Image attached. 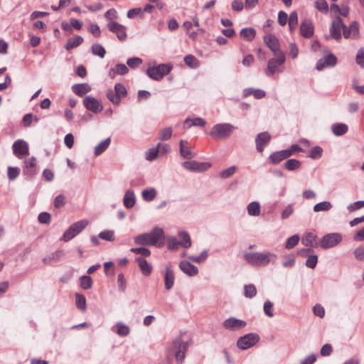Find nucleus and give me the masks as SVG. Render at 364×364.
I'll return each instance as SVG.
<instances>
[{"mask_svg":"<svg viewBox=\"0 0 364 364\" xmlns=\"http://www.w3.org/2000/svg\"><path fill=\"white\" fill-rule=\"evenodd\" d=\"M245 260L252 266L267 267L269 264L276 265L278 256L270 251L246 252L243 255Z\"/></svg>","mask_w":364,"mask_h":364,"instance_id":"nucleus-1","label":"nucleus"},{"mask_svg":"<svg viewBox=\"0 0 364 364\" xmlns=\"http://www.w3.org/2000/svg\"><path fill=\"white\" fill-rule=\"evenodd\" d=\"M188 343L183 339V335L176 337L167 348V358L174 356L176 361L181 364L188 348Z\"/></svg>","mask_w":364,"mask_h":364,"instance_id":"nucleus-2","label":"nucleus"},{"mask_svg":"<svg viewBox=\"0 0 364 364\" xmlns=\"http://www.w3.org/2000/svg\"><path fill=\"white\" fill-rule=\"evenodd\" d=\"M164 237V230L161 228H155L150 232L139 235L134 237V242L139 245L161 246L160 239Z\"/></svg>","mask_w":364,"mask_h":364,"instance_id":"nucleus-3","label":"nucleus"},{"mask_svg":"<svg viewBox=\"0 0 364 364\" xmlns=\"http://www.w3.org/2000/svg\"><path fill=\"white\" fill-rule=\"evenodd\" d=\"M235 127L230 123L217 124L213 127L210 135L214 139L222 140L228 138Z\"/></svg>","mask_w":364,"mask_h":364,"instance_id":"nucleus-4","label":"nucleus"},{"mask_svg":"<svg viewBox=\"0 0 364 364\" xmlns=\"http://www.w3.org/2000/svg\"><path fill=\"white\" fill-rule=\"evenodd\" d=\"M88 224L89 221L86 219L74 223L64 232L61 237V240L64 242H68L69 240H72L81 231H82L88 225Z\"/></svg>","mask_w":364,"mask_h":364,"instance_id":"nucleus-5","label":"nucleus"},{"mask_svg":"<svg viewBox=\"0 0 364 364\" xmlns=\"http://www.w3.org/2000/svg\"><path fill=\"white\" fill-rule=\"evenodd\" d=\"M171 70L172 66L170 64H159L158 66L149 68L146 70V74L154 80H160L168 75Z\"/></svg>","mask_w":364,"mask_h":364,"instance_id":"nucleus-6","label":"nucleus"},{"mask_svg":"<svg viewBox=\"0 0 364 364\" xmlns=\"http://www.w3.org/2000/svg\"><path fill=\"white\" fill-rule=\"evenodd\" d=\"M276 58H271L269 60L267 63V69L265 70V74L267 75H272L276 72H282V69H280V66L285 61V56L282 52H279L278 54H274Z\"/></svg>","mask_w":364,"mask_h":364,"instance_id":"nucleus-7","label":"nucleus"},{"mask_svg":"<svg viewBox=\"0 0 364 364\" xmlns=\"http://www.w3.org/2000/svg\"><path fill=\"white\" fill-rule=\"evenodd\" d=\"M342 235L338 232L328 233L321 237L319 246L322 249H329L338 245L342 241Z\"/></svg>","mask_w":364,"mask_h":364,"instance_id":"nucleus-8","label":"nucleus"},{"mask_svg":"<svg viewBox=\"0 0 364 364\" xmlns=\"http://www.w3.org/2000/svg\"><path fill=\"white\" fill-rule=\"evenodd\" d=\"M259 340L257 333H250L240 337L237 343V347L242 350H246L255 346Z\"/></svg>","mask_w":364,"mask_h":364,"instance_id":"nucleus-9","label":"nucleus"},{"mask_svg":"<svg viewBox=\"0 0 364 364\" xmlns=\"http://www.w3.org/2000/svg\"><path fill=\"white\" fill-rule=\"evenodd\" d=\"M345 24L341 17L336 16L332 21L330 27V36L335 40H340L343 34Z\"/></svg>","mask_w":364,"mask_h":364,"instance_id":"nucleus-10","label":"nucleus"},{"mask_svg":"<svg viewBox=\"0 0 364 364\" xmlns=\"http://www.w3.org/2000/svg\"><path fill=\"white\" fill-rule=\"evenodd\" d=\"M182 166L193 172H204L207 171L211 164L208 162H198L196 161H186L182 163Z\"/></svg>","mask_w":364,"mask_h":364,"instance_id":"nucleus-11","label":"nucleus"},{"mask_svg":"<svg viewBox=\"0 0 364 364\" xmlns=\"http://www.w3.org/2000/svg\"><path fill=\"white\" fill-rule=\"evenodd\" d=\"M247 325L245 321L237 318L235 317H230L225 319L223 323V326L229 331H239L245 328Z\"/></svg>","mask_w":364,"mask_h":364,"instance_id":"nucleus-12","label":"nucleus"},{"mask_svg":"<svg viewBox=\"0 0 364 364\" xmlns=\"http://www.w3.org/2000/svg\"><path fill=\"white\" fill-rule=\"evenodd\" d=\"M83 105L86 109L93 113H99L103 109V105L100 101L92 96H87L83 100Z\"/></svg>","mask_w":364,"mask_h":364,"instance_id":"nucleus-13","label":"nucleus"},{"mask_svg":"<svg viewBox=\"0 0 364 364\" xmlns=\"http://www.w3.org/2000/svg\"><path fill=\"white\" fill-rule=\"evenodd\" d=\"M13 150L14 154L18 159L28 155V145L27 142L21 139H18L14 143Z\"/></svg>","mask_w":364,"mask_h":364,"instance_id":"nucleus-14","label":"nucleus"},{"mask_svg":"<svg viewBox=\"0 0 364 364\" xmlns=\"http://www.w3.org/2000/svg\"><path fill=\"white\" fill-rule=\"evenodd\" d=\"M107 27L110 31L116 33L119 40L123 41L127 38L126 28L123 25L112 21L107 24Z\"/></svg>","mask_w":364,"mask_h":364,"instance_id":"nucleus-15","label":"nucleus"},{"mask_svg":"<svg viewBox=\"0 0 364 364\" xmlns=\"http://www.w3.org/2000/svg\"><path fill=\"white\" fill-rule=\"evenodd\" d=\"M336 58L333 54H328L318 60L316 68L322 70L325 67L334 66L336 64Z\"/></svg>","mask_w":364,"mask_h":364,"instance_id":"nucleus-16","label":"nucleus"},{"mask_svg":"<svg viewBox=\"0 0 364 364\" xmlns=\"http://www.w3.org/2000/svg\"><path fill=\"white\" fill-rule=\"evenodd\" d=\"M290 156H291V151L285 149L272 153L269 159L271 163L277 164L280 161L289 158Z\"/></svg>","mask_w":364,"mask_h":364,"instance_id":"nucleus-17","label":"nucleus"},{"mask_svg":"<svg viewBox=\"0 0 364 364\" xmlns=\"http://www.w3.org/2000/svg\"><path fill=\"white\" fill-rule=\"evenodd\" d=\"M36 166V159L35 157L32 156L24 161V169L23 173L24 175L32 178L36 174V171L35 170Z\"/></svg>","mask_w":364,"mask_h":364,"instance_id":"nucleus-18","label":"nucleus"},{"mask_svg":"<svg viewBox=\"0 0 364 364\" xmlns=\"http://www.w3.org/2000/svg\"><path fill=\"white\" fill-rule=\"evenodd\" d=\"M301 35L306 38H309L314 35V26L311 20L305 19L300 26Z\"/></svg>","mask_w":364,"mask_h":364,"instance_id":"nucleus-19","label":"nucleus"},{"mask_svg":"<svg viewBox=\"0 0 364 364\" xmlns=\"http://www.w3.org/2000/svg\"><path fill=\"white\" fill-rule=\"evenodd\" d=\"M270 139V135L267 132L259 134L255 139L257 150L262 152L264 146L269 143Z\"/></svg>","mask_w":364,"mask_h":364,"instance_id":"nucleus-20","label":"nucleus"},{"mask_svg":"<svg viewBox=\"0 0 364 364\" xmlns=\"http://www.w3.org/2000/svg\"><path fill=\"white\" fill-rule=\"evenodd\" d=\"M179 268L183 273L190 277L196 276L198 273V269L196 266L185 260L180 262Z\"/></svg>","mask_w":364,"mask_h":364,"instance_id":"nucleus-21","label":"nucleus"},{"mask_svg":"<svg viewBox=\"0 0 364 364\" xmlns=\"http://www.w3.org/2000/svg\"><path fill=\"white\" fill-rule=\"evenodd\" d=\"M359 34V27L358 24L356 21H353L349 27H347L345 25L344 31H343V37L346 39L349 38L351 35L353 38H357Z\"/></svg>","mask_w":364,"mask_h":364,"instance_id":"nucleus-22","label":"nucleus"},{"mask_svg":"<svg viewBox=\"0 0 364 364\" xmlns=\"http://www.w3.org/2000/svg\"><path fill=\"white\" fill-rule=\"evenodd\" d=\"M264 42L274 54H278L281 52L279 50V43L277 38L272 34H268L264 36Z\"/></svg>","mask_w":364,"mask_h":364,"instance_id":"nucleus-23","label":"nucleus"},{"mask_svg":"<svg viewBox=\"0 0 364 364\" xmlns=\"http://www.w3.org/2000/svg\"><path fill=\"white\" fill-rule=\"evenodd\" d=\"M206 124V122L205 119L200 117H187L184 121L183 127L185 129H189L191 127H203Z\"/></svg>","mask_w":364,"mask_h":364,"instance_id":"nucleus-24","label":"nucleus"},{"mask_svg":"<svg viewBox=\"0 0 364 364\" xmlns=\"http://www.w3.org/2000/svg\"><path fill=\"white\" fill-rule=\"evenodd\" d=\"M92 90L91 86L87 83H80V84H75L72 86V90L73 92L78 95V96H83L85 94L90 92Z\"/></svg>","mask_w":364,"mask_h":364,"instance_id":"nucleus-25","label":"nucleus"},{"mask_svg":"<svg viewBox=\"0 0 364 364\" xmlns=\"http://www.w3.org/2000/svg\"><path fill=\"white\" fill-rule=\"evenodd\" d=\"M186 141L181 140L179 141L180 154L186 159H191L196 156V153L191 151V149L186 146Z\"/></svg>","mask_w":364,"mask_h":364,"instance_id":"nucleus-26","label":"nucleus"},{"mask_svg":"<svg viewBox=\"0 0 364 364\" xmlns=\"http://www.w3.org/2000/svg\"><path fill=\"white\" fill-rule=\"evenodd\" d=\"M136 260L143 274L145 276L149 275L152 270L151 264L141 257H136Z\"/></svg>","mask_w":364,"mask_h":364,"instance_id":"nucleus-27","label":"nucleus"},{"mask_svg":"<svg viewBox=\"0 0 364 364\" xmlns=\"http://www.w3.org/2000/svg\"><path fill=\"white\" fill-rule=\"evenodd\" d=\"M174 280L175 277L173 272L170 268L166 267L164 275L165 289L166 290H170L173 287Z\"/></svg>","mask_w":364,"mask_h":364,"instance_id":"nucleus-28","label":"nucleus"},{"mask_svg":"<svg viewBox=\"0 0 364 364\" xmlns=\"http://www.w3.org/2000/svg\"><path fill=\"white\" fill-rule=\"evenodd\" d=\"M124 205L127 208H132L135 203V195L133 191L128 190L124 196Z\"/></svg>","mask_w":364,"mask_h":364,"instance_id":"nucleus-29","label":"nucleus"},{"mask_svg":"<svg viewBox=\"0 0 364 364\" xmlns=\"http://www.w3.org/2000/svg\"><path fill=\"white\" fill-rule=\"evenodd\" d=\"M316 238H317V237L316 235H314L311 232H309V233H306L305 235V236L302 238L301 243H302V245H304L306 247H316Z\"/></svg>","mask_w":364,"mask_h":364,"instance_id":"nucleus-30","label":"nucleus"},{"mask_svg":"<svg viewBox=\"0 0 364 364\" xmlns=\"http://www.w3.org/2000/svg\"><path fill=\"white\" fill-rule=\"evenodd\" d=\"M247 213L250 216H259L260 215V204L259 202L253 201L248 204L247 207Z\"/></svg>","mask_w":364,"mask_h":364,"instance_id":"nucleus-31","label":"nucleus"},{"mask_svg":"<svg viewBox=\"0 0 364 364\" xmlns=\"http://www.w3.org/2000/svg\"><path fill=\"white\" fill-rule=\"evenodd\" d=\"M178 236L180 237V245L184 248H188L191 246V240L189 234L186 231L178 232Z\"/></svg>","mask_w":364,"mask_h":364,"instance_id":"nucleus-32","label":"nucleus"},{"mask_svg":"<svg viewBox=\"0 0 364 364\" xmlns=\"http://www.w3.org/2000/svg\"><path fill=\"white\" fill-rule=\"evenodd\" d=\"M83 42V38L80 36H75L73 38L68 39L65 46L67 50H71L74 48L79 46Z\"/></svg>","mask_w":364,"mask_h":364,"instance_id":"nucleus-33","label":"nucleus"},{"mask_svg":"<svg viewBox=\"0 0 364 364\" xmlns=\"http://www.w3.org/2000/svg\"><path fill=\"white\" fill-rule=\"evenodd\" d=\"M332 132L336 136H342L348 132V127L346 124L336 123L332 125Z\"/></svg>","mask_w":364,"mask_h":364,"instance_id":"nucleus-34","label":"nucleus"},{"mask_svg":"<svg viewBox=\"0 0 364 364\" xmlns=\"http://www.w3.org/2000/svg\"><path fill=\"white\" fill-rule=\"evenodd\" d=\"M333 208V205L329 201H323L316 204L313 210L315 213L327 212Z\"/></svg>","mask_w":364,"mask_h":364,"instance_id":"nucleus-35","label":"nucleus"},{"mask_svg":"<svg viewBox=\"0 0 364 364\" xmlns=\"http://www.w3.org/2000/svg\"><path fill=\"white\" fill-rule=\"evenodd\" d=\"M252 95L256 99H262L265 96V92L260 89L247 88L244 90V96Z\"/></svg>","mask_w":364,"mask_h":364,"instance_id":"nucleus-36","label":"nucleus"},{"mask_svg":"<svg viewBox=\"0 0 364 364\" xmlns=\"http://www.w3.org/2000/svg\"><path fill=\"white\" fill-rule=\"evenodd\" d=\"M111 139L109 137L105 139L100 143H99L95 148L94 154L95 156H98L103 153L109 146Z\"/></svg>","mask_w":364,"mask_h":364,"instance_id":"nucleus-37","label":"nucleus"},{"mask_svg":"<svg viewBox=\"0 0 364 364\" xmlns=\"http://www.w3.org/2000/svg\"><path fill=\"white\" fill-rule=\"evenodd\" d=\"M240 35L245 40L250 41L255 38L256 35V31L253 28H245L240 31Z\"/></svg>","mask_w":364,"mask_h":364,"instance_id":"nucleus-38","label":"nucleus"},{"mask_svg":"<svg viewBox=\"0 0 364 364\" xmlns=\"http://www.w3.org/2000/svg\"><path fill=\"white\" fill-rule=\"evenodd\" d=\"M157 192L154 188L149 189H144L142 191L141 196L144 200L150 202L152 201L156 196Z\"/></svg>","mask_w":364,"mask_h":364,"instance_id":"nucleus-39","label":"nucleus"},{"mask_svg":"<svg viewBox=\"0 0 364 364\" xmlns=\"http://www.w3.org/2000/svg\"><path fill=\"white\" fill-rule=\"evenodd\" d=\"M301 166V162L299 160L291 159L284 163V167L287 170L292 171H295Z\"/></svg>","mask_w":364,"mask_h":364,"instance_id":"nucleus-40","label":"nucleus"},{"mask_svg":"<svg viewBox=\"0 0 364 364\" xmlns=\"http://www.w3.org/2000/svg\"><path fill=\"white\" fill-rule=\"evenodd\" d=\"M115 327L117 328V333L120 336H126L130 332L129 327L122 322L117 323Z\"/></svg>","mask_w":364,"mask_h":364,"instance_id":"nucleus-41","label":"nucleus"},{"mask_svg":"<svg viewBox=\"0 0 364 364\" xmlns=\"http://www.w3.org/2000/svg\"><path fill=\"white\" fill-rule=\"evenodd\" d=\"M237 168L236 166H230L229 168L220 171L219 176L223 179L228 178L236 172Z\"/></svg>","mask_w":364,"mask_h":364,"instance_id":"nucleus-42","label":"nucleus"},{"mask_svg":"<svg viewBox=\"0 0 364 364\" xmlns=\"http://www.w3.org/2000/svg\"><path fill=\"white\" fill-rule=\"evenodd\" d=\"M75 302L79 309L83 311L86 310V299L83 295L77 293L75 294Z\"/></svg>","mask_w":364,"mask_h":364,"instance_id":"nucleus-43","label":"nucleus"},{"mask_svg":"<svg viewBox=\"0 0 364 364\" xmlns=\"http://www.w3.org/2000/svg\"><path fill=\"white\" fill-rule=\"evenodd\" d=\"M208 256V251L203 250L198 256H189L188 259L196 263H201L205 262Z\"/></svg>","mask_w":364,"mask_h":364,"instance_id":"nucleus-44","label":"nucleus"},{"mask_svg":"<svg viewBox=\"0 0 364 364\" xmlns=\"http://www.w3.org/2000/svg\"><path fill=\"white\" fill-rule=\"evenodd\" d=\"M288 23H289V30L291 31H293L296 28L297 23H298V14L296 11H292L290 14V16H289V18L288 20Z\"/></svg>","mask_w":364,"mask_h":364,"instance_id":"nucleus-45","label":"nucleus"},{"mask_svg":"<svg viewBox=\"0 0 364 364\" xmlns=\"http://www.w3.org/2000/svg\"><path fill=\"white\" fill-rule=\"evenodd\" d=\"M91 50H92V53L94 55H98L99 57H100L102 58L105 57L106 51L102 45H100L99 43L93 44L91 48Z\"/></svg>","mask_w":364,"mask_h":364,"instance_id":"nucleus-46","label":"nucleus"},{"mask_svg":"<svg viewBox=\"0 0 364 364\" xmlns=\"http://www.w3.org/2000/svg\"><path fill=\"white\" fill-rule=\"evenodd\" d=\"M98 237L102 240L112 242L114 240V232L111 230H105L101 232Z\"/></svg>","mask_w":364,"mask_h":364,"instance_id":"nucleus-47","label":"nucleus"},{"mask_svg":"<svg viewBox=\"0 0 364 364\" xmlns=\"http://www.w3.org/2000/svg\"><path fill=\"white\" fill-rule=\"evenodd\" d=\"M186 65L191 68H196L198 66V61L196 58L192 55H188L184 57Z\"/></svg>","mask_w":364,"mask_h":364,"instance_id":"nucleus-48","label":"nucleus"},{"mask_svg":"<svg viewBox=\"0 0 364 364\" xmlns=\"http://www.w3.org/2000/svg\"><path fill=\"white\" fill-rule=\"evenodd\" d=\"M257 294V289L255 285L248 284L245 285L244 287V294L246 297L252 298Z\"/></svg>","mask_w":364,"mask_h":364,"instance_id":"nucleus-49","label":"nucleus"},{"mask_svg":"<svg viewBox=\"0 0 364 364\" xmlns=\"http://www.w3.org/2000/svg\"><path fill=\"white\" fill-rule=\"evenodd\" d=\"M107 97L109 100L114 105H119L121 102L119 96H118L117 94L115 93V91L112 89L107 90Z\"/></svg>","mask_w":364,"mask_h":364,"instance_id":"nucleus-50","label":"nucleus"},{"mask_svg":"<svg viewBox=\"0 0 364 364\" xmlns=\"http://www.w3.org/2000/svg\"><path fill=\"white\" fill-rule=\"evenodd\" d=\"M299 242V236L298 235H294L290 237H289L286 242L285 247L287 249H291L295 247Z\"/></svg>","mask_w":364,"mask_h":364,"instance_id":"nucleus-51","label":"nucleus"},{"mask_svg":"<svg viewBox=\"0 0 364 364\" xmlns=\"http://www.w3.org/2000/svg\"><path fill=\"white\" fill-rule=\"evenodd\" d=\"M92 280L89 276H82L80 278V286L83 289H89L92 287Z\"/></svg>","mask_w":364,"mask_h":364,"instance_id":"nucleus-52","label":"nucleus"},{"mask_svg":"<svg viewBox=\"0 0 364 364\" xmlns=\"http://www.w3.org/2000/svg\"><path fill=\"white\" fill-rule=\"evenodd\" d=\"M114 90L115 91V93H117V95L119 96L120 100H122V97H124L127 94L126 87L124 86V85L121 83H117L114 86Z\"/></svg>","mask_w":364,"mask_h":364,"instance_id":"nucleus-53","label":"nucleus"},{"mask_svg":"<svg viewBox=\"0 0 364 364\" xmlns=\"http://www.w3.org/2000/svg\"><path fill=\"white\" fill-rule=\"evenodd\" d=\"M323 149L321 146H316L313 147L309 154V157L311 159H318L321 156Z\"/></svg>","mask_w":364,"mask_h":364,"instance_id":"nucleus-54","label":"nucleus"},{"mask_svg":"<svg viewBox=\"0 0 364 364\" xmlns=\"http://www.w3.org/2000/svg\"><path fill=\"white\" fill-rule=\"evenodd\" d=\"M136 16H138L139 18H142L144 16L142 9L134 8V9H129L128 11L127 17L129 18H134Z\"/></svg>","mask_w":364,"mask_h":364,"instance_id":"nucleus-55","label":"nucleus"},{"mask_svg":"<svg viewBox=\"0 0 364 364\" xmlns=\"http://www.w3.org/2000/svg\"><path fill=\"white\" fill-rule=\"evenodd\" d=\"M317 263L318 256L316 255H310L305 262V265L309 268L314 269L316 267Z\"/></svg>","mask_w":364,"mask_h":364,"instance_id":"nucleus-56","label":"nucleus"},{"mask_svg":"<svg viewBox=\"0 0 364 364\" xmlns=\"http://www.w3.org/2000/svg\"><path fill=\"white\" fill-rule=\"evenodd\" d=\"M167 245L169 250H176L180 245V242L176 237H170L167 238Z\"/></svg>","mask_w":364,"mask_h":364,"instance_id":"nucleus-57","label":"nucleus"},{"mask_svg":"<svg viewBox=\"0 0 364 364\" xmlns=\"http://www.w3.org/2000/svg\"><path fill=\"white\" fill-rule=\"evenodd\" d=\"M315 7L321 12L327 13L328 11V5L326 0H317L315 2Z\"/></svg>","mask_w":364,"mask_h":364,"instance_id":"nucleus-58","label":"nucleus"},{"mask_svg":"<svg viewBox=\"0 0 364 364\" xmlns=\"http://www.w3.org/2000/svg\"><path fill=\"white\" fill-rule=\"evenodd\" d=\"M172 135V128L166 127L161 130L159 139L161 141H166L169 139Z\"/></svg>","mask_w":364,"mask_h":364,"instance_id":"nucleus-59","label":"nucleus"},{"mask_svg":"<svg viewBox=\"0 0 364 364\" xmlns=\"http://www.w3.org/2000/svg\"><path fill=\"white\" fill-rule=\"evenodd\" d=\"M295 257L294 255H287L282 262V266L285 268L291 267L295 264Z\"/></svg>","mask_w":364,"mask_h":364,"instance_id":"nucleus-60","label":"nucleus"},{"mask_svg":"<svg viewBox=\"0 0 364 364\" xmlns=\"http://www.w3.org/2000/svg\"><path fill=\"white\" fill-rule=\"evenodd\" d=\"M353 255L355 259L360 262H364V247L359 246L353 251Z\"/></svg>","mask_w":364,"mask_h":364,"instance_id":"nucleus-61","label":"nucleus"},{"mask_svg":"<svg viewBox=\"0 0 364 364\" xmlns=\"http://www.w3.org/2000/svg\"><path fill=\"white\" fill-rule=\"evenodd\" d=\"M141 63H142V60L138 57L131 58L127 60V65L132 69L138 67Z\"/></svg>","mask_w":364,"mask_h":364,"instance_id":"nucleus-62","label":"nucleus"},{"mask_svg":"<svg viewBox=\"0 0 364 364\" xmlns=\"http://www.w3.org/2000/svg\"><path fill=\"white\" fill-rule=\"evenodd\" d=\"M20 173V169L18 168H14L9 166L8 168V177L9 180H15Z\"/></svg>","mask_w":364,"mask_h":364,"instance_id":"nucleus-63","label":"nucleus"},{"mask_svg":"<svg viewBox=\"0 0 364 364\" xmlns=\"http://www.w3.org/2000/svg\"><path fill=\"white\" fill-rule=\"evenodd\" d=\"M356 63L364 68V48H361L357 53L356 55Z\"/></svg>","mask_w":364,"mask_h":364,"instance_id":"nucleus-64","label":"nucleus"}]
</instances>
